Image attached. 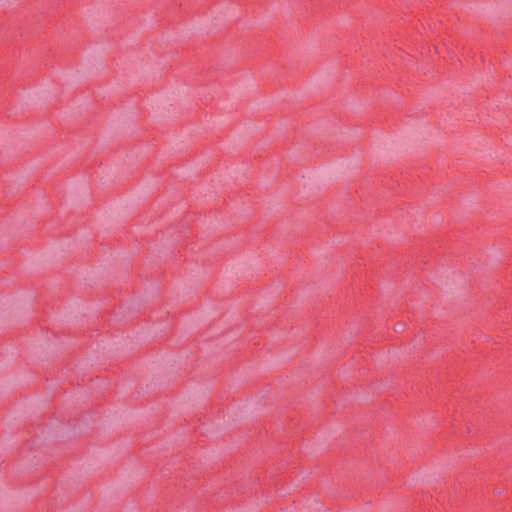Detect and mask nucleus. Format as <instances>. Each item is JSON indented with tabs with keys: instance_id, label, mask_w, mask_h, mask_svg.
Returning <instances> with one entry per match:
<instances>
[{
	"instance_id": "nucleus-1",
	"label": "nucleus",
	"mask_w": 512,
	"mask_h": 512,
	"mask_svg": "<svg viewBox=\"0 0 512 512\" xmlns=\"http://www.w3.org/2000/svg\"><path fill=\"white\" fill-rule=\"evenodd\" d=\"M406 324L403 322H398L394 324V331L397 333H401L405 330Z\"/></svg>"
},
{
	"instance_id": "nucleus-2",
	"label": "nucleus",
	"mask_w": 512,
	"mask_h": 512,
	"mask_svg": "<svg viewBox=\"0 0 512 512\" xmlns=\"http://www.w3.org/2000/svg\"><path fill=\"white\" fill-rule=\"evenodd\" d=\"M494 494H495V495H500V494H501V491H499V490H496V489H495V490H494Z\"/></svg>"
}]
</instances>
